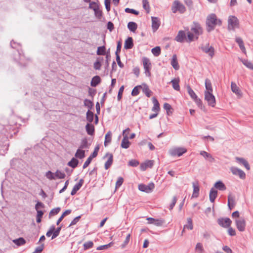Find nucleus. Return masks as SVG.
<instances>
[{
    "label": "nucleus",
    "mask_w": 253,
    "mask_h": 253,
    "mask_svg": "<svg viewBox=\"0 0 253 253\" xmlns=\"http://www.w3.org/2000/svg\"><path fill=\"white\" fill-rule=\"evenodd\" d=\"M175 39L177 42H183L186 39L185 32L183 31H179Z\"/></svg>",
    "instance_id": "nucleus-16"
},
{
    "label": "nucleus",
    "mask_w": 253,
    "mask_h": 253,
    "mask_svg": "<svg viewBox=\"0 0 253 253\" xmlns=\"http://www.w3.org/2000/svg\"><path fill=\"white\" fill-rule=\"evenodd\" d=\"M237 229L240 231H244L245 230L246 221L244 218H240L235 221Z\"/></svg>",
    "instance_id": "nucleus-10"
},
{
    "label": "nucleus",
    "mask_w": 253,
    "mask_h": 253,
    "mask_svg": "<svg viewBox=\"0 0 253 253\" xmlns=\"http://www.w3.org/2000/svg\"><path fill=\"white\" fill-rule=\"evenodd\" d=\"M94 118V114L93 112L88 110L86 113V119L89 122L91 123L93 121Z\"/></svg>",
    "instance_id": "nucleus-46"
},
{
    "label": "nucleus",
    "mask_w": 253,
    "mask_h": 253,
    "mask_svg": "<svg viewBox=\"0 0 253 253\" xmlns=\"http://www.w3.org/2000/svg\"><path fill=\"white\" fill-rule=\"evenodd\" d=\"M99 149V147L98 145H97V146L95 147L93 152L90 155L91 157H93V158H95L97 156Z\"/></svg>",
    "instance_id": "nucleus-63"
},
{
    "label": "nucleus",
    "mask_w": 253,
    "mask_h": 253,
    "mask_svg": "<svg viewBox=\"0 0 253 253\" xmlns=\"http://www.w3.org/2000/svg\"><path fill=\"white\" fill-rule=\"evenodd\" d=\"M151 51L154 56H158L161 54V49L160 46H156L152 49Z\"/></svg>",
    "instance_id": "nucleus-43"
},
{
    "label": "nucleus",
    "mask_w": 253,
    "mask_h": 253,
    "mask_svg": "<svg viewBox=\"0 0 253 253\" xmlns=\"http://www.w3.org/2000/svg\"><path fill=\"white\" fill-rule=\"evenodd\" d=\"M228 205L230 209L233 208L235 205L234 197L231 194L228 196Z\"/></svg>",
    "instance_id": "nucleus-23"
},
{
    "label": "nucleus",
    "mask_w": 253,
    "mask_h": 253,
    "mask_svg": "<svg viewBox=\"0 0 253 253\" xmlns=\"http://www.w3.org/2000/svg\"><path fill=\"white\" fill-rule=\"evenodd\" d=\"M93 246V243L92 241H88L87 242H85L84 244V250H86L87 249H89L90 248H91Z\"/></svg>",
    "instance_id": "nucleus-53"
},
{
    "label": "nucleus",
    "mask_w": 253,
    "mask_h": 253,
    "mask_svg": "<svg viewBox=\"0 0 253 253\" xmlns=\"http://www.w3.org/2000/svg\"><path fill=\"white\" fill-rule=\"evenodd\" d=\"M184 228H187L189 230H192L193 229L192 220L191 218H188L187 219V224L184 225Z\"/></svg>",
    "instance_id": "nucleus-49"
},
{
    "label": "nucleus",
    "mask_w": 253,
    "mask_h": 253,
    "mask_svg": "<svg viewBox=\"0 0 253 253\" xmlns=\"http://www.w3.org/2000/svg\"><path fill=\"white\" fill-rule=\"evenodd\" d=\"M61 227H58L57 228L56 230H54V232H53V235L52 236V238L51 239H53L54 238H55L57 236H58V235L59 234V233H60V231L61 230Z\"/></svg>",
    "instance_id": "nucleus-62"
},
{
    "label": "nucleus",
    "mask_w": 253,
    "mask_h": 253,
    "mask_svg": "<svg viewBox=\"0 0 253 253\" xmlns=\"http://www.w3.org/2000/svg\"><path fill=\"white\" fill-rule=\"evenodd\" d=\"M152 28L154 32L156 31L159 28L161 22L158 17H151Z\"/></svg>",
    "instance_id": "nucleus-12"
},
{
    "label": "nucleus",
    "mask_w": 253,
    "mask_h": 253,
    "mask_svg": "<svg viewBox=\"0 0 253 253\" xmlns=\"http://www.w3.org/2000/svg\"><path fill=\"white\" fill-rule=\"evenodd\" d=\"M171 65L175 70H178L179 69V66L177 61V56L175 54H174L172 56L171 60Z\"/></svg>",
    "instance_id": "nucleus-17"
},
{
    "label": "nucleus",
    "mask_w": 253,
    "mask_h": 253,
    "mask_svg": "<svg viewBox=\"0 0 253 253\" xmlns=\"http://www.w3.org/2000/svg\"><path fill=\"white\" fill-rule=\"evenodd\" d=\"M205 87L206 90H205L204 92H213L211 82L208 79H206L205 80Z\"/></svg>",
    "instance_id": "nucleus-21"
},
{
    "label": "nucleus",
    "mask_w": 253,
    "mask_h": 253,
    "mask_svg": "<svg viewBox=\"0 0 253 253\" xmlns=\"http://www.w3.org/2000/svg\"><path fill=\"white\" fill-rule=\"evenodd\" d=\"M153 102L154 104V106L152 108V111L155 112L156 113H158V112L160 110V104L158 101L155 97L153 98Z\"/></svg>",
    "instance_id": "nucleus-25"
},
{
    "label": "nucleus",
    "mask_w": 253,
    "mask_h": 253,
    "mask_svg": "<svg viewBox=\"0 0 253 253\" xmlns=\"http://www.w3.org/2000/svg\"><path fill=\"white\" fill-rule=\"evenodd\" d=\"M171 11L173 13L178 11L180 13H184L186 11V7L178 0H175L171 6Z\"/></svg>",
    "instance_id": "nucleus-2"
},
{
    "label": "nucleus",
    "mask_w": 253,
    "mask_h": 253,
    "mask_svg": "<svg viewBox=\"0 0 253 253\" xmlns=\"http://www.w3.org/2000/svg\"><path fill=\"white\" fill-rule=\"evenodd\" d=\"M187 150L184 148L177 147L174 148L170 150L169 153L172 156L180 157L184 153H186Z\"/></svg>",
    "instance_id": "nucleus-6"
},
{
    "label": "nucleus",
    "mask_w": 253,
    "mask_h": 253,
    "mask_svg": "<svg viewBox=\"0 0 253 253\" xmlns=\"http://www.w3.org/2000/svg\"><path fill=\"white\" fill-rule=\"evenodd\" d=\"M46 176L48 179L50 180L55 179V177L54 173L50 171H48L46 173Z\"/></svg>",
    "instance_id": "nucleus-58"
},
{
    "label": "nucleus",
    "mask_w": 253,
    "mask_h": 253,
    "mask_svg": "<svg viewBox=\"0 0 253 253\" xmlns=\"http://www.w3.org/2000/svg\"><path fill=\"white\" fill-rule=\"evenodd\" d=\"M112 140V132L109 131L105 135L104 145L107 146L109 144Z\"/></svg>",
    "instance_id": "nucleus-30"
},
{
    "label": "nucleus",
    "mask_w": 253,
    "mask_h": 253,
    "mask_svg": "<svg viewBox=\"0 0 253 253\" xmlns=\"http://www.w3.org/2000/svg\"><path fill=\"white\" fill-rule=\"evenodd\" d=\"M206 23L208 26L207 30L210 32L213 30L216 25H221V21L217 19L215 14H211L207 17Z\"/></svg>",
    "instance_id": "nucleus-1"
},
{
    "label": "nucleus",
    "mask_w": 253,
    "mask_h": 253,
    "mask_svg": "<svg viewBox=\"0 0 253 253\" xmlns=\"http://www.w3.org/2000/svg\"><path fill=\"white\" fill-rule=\"evenodd\" d=\"M142 63L145 75L148 77H150L151 76V69L152 64L150 59L146 57H143Z\"/></svg>",
    "instance_id": "nucleus-3"
},
{
    "label": "nucleus",
    "mask_w": 253,
    "mask_h": 253,
    "mask_svg": "<svg viewBox=\"0 0 253 253\" xmlns=\"http://www.w3.org/2000/svg\"><path fill=\"white\" fill-rule=\"evenodd\" d=\"M236 159L238 162L242 164L247 169H250V168L249 164L245 159L238 157H237Z\"/></svg>",
    "instance_id": "nucleus-34"
},
{
    "label": "nucleus",
    "mask_w": 253,
    "mask_h": 253,
    "mask_svg": "<svg viewBox=\"0 0 253 253\" xmlns=\"http://www.w3.org/2000/svg\"><path fill=\"white\" fill-rule=\"evenodd\" d=\"M99 7V2H98V1L97 0V1H92V2H89V8L90 9H91L92 10H93V11L94 10H95L96 9H97V8H98Z\"/></svg>",
    "instance_id": "nucleus-40"
},
{
    "label": "nucleus",
    "mask_w": 253,
    "mask_h": 253,
    "mask_svg": "<svg viewBox=\"0 0 253 253\" xmlns=\"http://www.w3.org/2000/svg\"><path fill=\"white\" fill-rule=\"evenodd\" d=\"M214 187L220 190L223 191L226 189L225 185L221 181L216 182L214 184Z\"/></svg>",
    "instance_id": "nucleus-37"
},
{
    "label": "nucleus",
    "mask_w": 253,
    "mask_h": 253,
    "mask_svg": "<svg viewBox=\"0 0 253 253\" xmlns=\"http://www.w3.org/2000/svg\"><path fill=\"white\" fill-rule=\"evenodd\" d=\"M78 163V160L73 158L71 160L68 162V165L73 168H75L77 166Z\"/></svg>",
    "instance_id": "nucleus-39"
},
{
    "label": "nucleus",
    "mask_w": 253,
    "mask_h": 253,
    "mask_svg": "<svg viewBox=\"0 0 253 253\" xmlns=\"http://www.w3.org/2000/svg\"><path fill=\"white\" fill-rule=\"evenodd\" d=\"M127 27L130 31L134 32L136 30L137 25L135 22H129L127 24Z\"/></svg>",
    "instance_id": "nucleus-35"
},
{
    "label": "nucleus",
    "mask_w": 253,
    "mask_h": 253,
    "mask_svg": "<svg viewBox=\"0 0 253 253\" xmlns=\"http://www.w3.org/2000/svg\"><path fill=\"white\" fill-rule=\"evenodd\" d=\"M191 31L195 35V39L197 40L199 35L203 33V29L201 25L197 23H194L191 29Z\"/></svg>",
    "instance_id": "nucleus-7"
},
{
    "label": "nucleus",
    "mask_w": 253,
    "mask_h": 253,
    "mask_svg": "<svg viewBox=\"0 0 253 253\" xmlns=\"http://www.w3.org/2000/svg\"><path fill=\"white\" fill-rule=\"evenodd\" d=\"M106 157H107L108 159L105 164V168L106 169H107L113 163V156L112 154L108 153L106 154Z\"/></svg>",
    "instance_id": "nucleus-14"
},
{
    "label": "nucleus",
    "mask_w": 253,
    "mask_h": 253,
    "mask_svg": "<svg viewBox=\"0 0 253 253\" xmlns=\"http://www.w3.org/2000/svg\"><path fill=\"white\" fill-rule=\"evenodd\" d=\"M130 145V142L128 141V138L123 137L121 143V147L123 148L127 149Z\"/></svg>",
    "instance_id": "nucleus-32"
},
{
    "label": "nucleus",
    "mask_w": 253,
    "mask_h": 253,
    "mask_svg": "<svg viewBox=\"0 0 253 253\" xmlns=\"http://www.w3.org/2000/svg\"><path fill=\"white\" fill-rule=\"evenodd\" d=\"M239 26V21L235 16H229L228 19V29L229 30H234Z\"/></svg>",
    "instance_id": "nucleus-4"
},
{
    "label": "nucleus",
    "mask_w": 253,
    "mask_h": 253,
    "mask_svg": "<svg viewBox=\"0 0 253 253\" xmlns=\"http://www.w3.org/2000/svg\"><path fill=\"white\" fill-rule=\"evenodd\" d=\"M193 187V192L192 194V197L197 198L199 196V186L198 182H193L192 184Z\"/></svg>",
    "instance_id": "nucleus-18"
},
{
    "label": "nucleus",
    "mask_w": 253,
    "mask_h": 253,
    "mask_svg": "<svg viewBox=\"0 0 253 253\" xmlns=\"http://www.w3.org/2000/svg\"><path fill=\"white\" fill-rule=\"evenodd\" d=\"M231 88L232 91L237 95H241V91L237 84L233 82L231 83Z\"/></svg>",
    "instance_id": "nucleus-28"
},
{
    "label": "nucleus",
    "mask_w": 253,
    "mask_h": 253,
    "mask_svg": "<svg viewBox=\"0 0 253 253\" xmlns=\"http://www.w3.org/2000/svg\"><path fill=\"white\" fill-rule=\"evenodd\" d=\"M205 99L208 102L209 106L214 107L216 104L215 98L212 94V92H204Z\"/></svg>",
    "instance_id": "nucleus-5"
},
{
    "label": "nucleus",
    "mask_w": 253,
    "mask_h": 253,
    "mask_svg": "<svg viewBox=\"0 0 253 253\" xmlns=\"http://www.w3.org/2000/svg\"><path fill=\"white\" fill-rule=\"evenodd\" d=\"M130 238V234H128L126 236L125 240L123 242V243L121 245V247L122 249H124L126 247V246L127 245L128 243L129 242Z\"/></svg>",
    "instance_id": "nucleus-48"
},
{
    "label": "nucleus",
    "mask_w": 253,
    "mask_h": 253,
    "mask_svg": "<svg viewBox=\"0 0 253 253\" xmlns=\"http://www.w3.org/2000/svg\"><path fill=\"white\" fill-rule=\"evenodd\" d=\"M231 170L233 174L238 175L242 179L245 178L246 174L242 170L232 167L231 168Z\"/></svg>",
    "instance_id": "nucleus-13"
},
{
    "label": "nucleus",
    "mask_w": 253,
    "mask_h": 253,
    "mask_svg": "<svg viewBox=\"0 0 253 253\" xmlns=\"http://www.w3.org/2000/svg\"><path fill=\"white\" fill-rule=\"evenodd\" d=\"M43 214V212L42 211H38L37 215V222L40 223L41 222V218Z\"/></svg>",
    "instance_id": "nucleus-56"
},
{
    "label": "nucleus",
    "mask_w": 253,
    "mask_h": 253,
    "mask_svg": "<svg viewBox=\"0 0 253 253\" xmlns=\"http://www.w3.org/2000/svg\"><path fill=\"white\" fill-rule=\"evenodd\" d=\"M75 157L79 159H83L85 157V152L81 149H78L75 154Z\"/></svg>",
    "instance_id": "nucleus-33"
},
{
    "label": "nucleus",
    "mask_w": 253,
    "mask_h": 253,
    "mask_svg": "<svg viewBox=\"0 0 253 253\" xmlns=\"http://www.w3.org/2000/svg\"><path fill=\"white\" fill-rule=\"evenodd\" d=\"M154 163V160H147L145 162L141 164L140 168L142 171L145 170L148 168H151Z\"/></svg>",
    "instance_id": "nucleus-11"
},
{
    "label": "nucleus",
    "mask_w": 253,
    "mask_h": 253,
    "mask_svg": "<svg viewBox=\"0 0 253 253\" xmlns=\"http://www.w3.org/2000/svg\"><path fill=\"white\" fill-rule=\"evenodd\" d=\"M243 64L246 66L247 68L253 70V64L248 60H242Z\"/></svg>",
    "instance_id": "nucleus-47"
},
{
    "label": "nucleus",
    "mask_w": 253,
    "mask_h": 253,
    "mask_svg": "<svg viewBox=\"0 0 253 253\" xmlns=\"http://www.w3.org/2000/svg\"><path fill=\"white\" fill-rule=\"evenodd\" d=\"M195 251L197 253H203L204 252V249L201 243H198L197 244L195 247Z\"/></svg>",
    "instance_id": "nucleus-38"
},
{
    "label": "nucleus",
    "mask_w": 253,
    "mask_h": 253,
    "mask_svg": "<svg viewBox=\"0 0 253 253\" xmlns=\"http://www.w3.org/2000/svg\"><path fill=\"white\" fill-rule=\"evenodd\" d=\"M200 155L204 157L205 158L207 159L211 163H213L215 161V160L212 157V156L210 154L205 151H201Z\"/></svg>",
    "instance_id": "nucleus-19"
},
{
    "label": "nucleus",
    "mask_w": 253,
    "mask_h": 253,
    "mask_svg": "<svg viewBox=\"0 0 253 253\" xmlns=\"http://www.w3.org/2000/svg\"><path fill=\"white\" fill-rule=\"evenodd\" d=\"M218 223L219 225L224 228L230 227L232 221L229 218H221L218 220Z\"/></svg>",
    "instance_id": "nucleus-9"
},
{
    "label": "nucleus",
    "mask_w": 253,
    "mask_h": 253,
    "mask_svg": "<svg viewBox=\"0 0 253 253\" xmlns=\"http://www.w3.org/2000/svg\"><path fill=\"white\" fill-rule=\"evenodd\" d=\"M236 42L238 43L239 46L243 52H244L245 54H246V48L244 46V42L242 39L241 38H236Z\"/></svg>",
    "instance_id": "nucleus-24"
},
{
    "label": "nucleus",
    "mask_w": 253,
    "mask_h": 253,
    "mask_svg": "<svg viewBox=\"0 0 253 253\" xmlns=\"http://www.w3.org/2000/svg\"><path fill=\"white\" fill-rule=\"evenodd\" d=\"M179 82L180 80L178 78H174L170 82L173 89L177 91H179L180 90V86L179 85Z\"/></svg>",
    "instance_id": "nucleus-20"
},
{
    "label": "nucleus",
    "mask_w": 253,
    "mask_h": 253,
    "mask_svg": "<svg viewBox=\"0 0 253 253\" xmlns=\"http://www.w3.org/2000/svg\"><path fill=\"white\" fill-rule=\"evenodd\" d=\"M125 10L127 13L134 14L136 15L139 14V12L133 9L126 8Z\"/></svg>",
    "instance_id": "nucleus-60"
},
{
    "label": "nucleus",
    "mask_w": 253,
    "mask_h": 253,
    "mask_svg": "<svg viewBox=\"0 0 253 253\" xmlns=\"http://www.w3.org/2000/svg\"><path fill=\"white\" fill-rule=\"evenodd\" d=\"M143 7L147 13H149L150 7L148 0H142Z\"/></svg>",
    "instance_id": "nucleus-42"
},
{
    "label": "nucleus",
    "mask_w": 253,
    "mask_h": 253,
    "mask_svg": "<svg viewBox=\"0 0 253 253\" xmlns=\"http://www.w3.org/2000/svg\"><path fill=\"white\" fill-rule=\"evenodd\" d=\"M13 242L17 246L23 245L26 243L25 239L23 238H19L13 240Z\"/></svg>",
    "instance_id": "nucleus-36"
},
{
    "label": "nucleus",
    "mask_w": 253,
    "mask_h": 253,
    "mask_svg": "<svg viewBox=\"0 0 253 253\" xmlns=\"http://www.w3.org/2000/svg\"><path fill=\"white\" fill-rule=\"evenodd\" d=\"M86 130L89 135H93L94 132V127L92 124H87L85 126Z\"/></svg>",
    "instance_id": "nucleus-31"
},
{
    "label": "nucleus",
    "mask_w": 253,
    "mask_h": 253,
    "mask_svg": "<svg viewBox=\"0 0 253 253\" xmlns=\"http://www.w3.org/2000/svg\"><path fill=\"white\" fill-rule=\"evenodd\" d=\"M84 105L89 109L91 108L93 106L92 102L88 99H85L84 101Z\"/></svg>",
    "instance_id": "nucleus-61"
},
{
    "label": "nucleus",
    "mask_w": 253,
    "mask_h": 253,
    "mask_svg": "<svg viewBox=\"0 0 253 253\" xmlns=\"http://www.w3.org/2000/svg\"><path fill=\"white\" fill-rule=\"evenodd\" d=\"M106 48L104 46H99L97 48V54L98 55H104L105 54Z\"/></svg>",
    "instance_id": "nucleus-44"
},
{
    "label": "nucleus",
    "mask_w": 253,
    "mask_h": 253,
    "mask_svg": "<svg viewBox=\"0 0 253 253\" xmlns=\"http://www.w3.org/2000/svg\"><path fill=\"white\" fill-rule=\"evenodd\" d=\"M124 182V179L122 177H120L118 178L117 181L116 183V188H118L120 187L123 184Z\"/></svg>",
    "instance_id": "nucleus-57"
},
{
    "label": "nucleus",
    "mask_w": 253,
    "mask_h": 253,
    "mask_svg": "<svg viewBox=\"0 0 253 253\" xmlns=\"http://www.w3.org/2000/svg\"><path fill=\"white\" fill-rule=\"evenodd\" d=\"M93 158V157H91V156H90L87 159V160L85 161V162L84 164V165H83V168L84 169H85V168H86V167H87L88 166V165L91 163V161H92Z\"/></svg>",
    "instance_id": "nucleus-59"
},
{
    "label": "nucleus",
    "mask_w": 253,
    "mask_h": 253,
    "mask_svg": "<svg viewBox=\"0 0 253 253\" xmlns=\"http://www.w3.org/2000/svg\"><path fill=\"white\" fill-rule=\"evenodd\" d=\"M141 88L140 85H138L134 87L131 92V95L132 96H136L139 93V89Z\"/></svg>",
    "instance_id": "nucleus-50"
},
{
    "label": "nucleus",
    "mask_w": 253,
    "mask_h": 253,
    "mask_svg": "<svg viewBox=\"0 0 253 253\" xmlns=\"http://www.w3.org/2000/svg\"><path fill=\"white\" fill-rule=\"evenodd\" d=\"M187 91L188 92V94H189V95L191 96V97L194 100H195V99L197 98V95L195 94V93L194 92V91L193 90V89L190 87V86H187Z\"/></svg>",
    "instance_id": "nucleus-41"
},
{
    "label": "nucleus",
    "mask_w": 253,
    "mask_h": 253,
    "mask_svg": "<svg viewBox=\"0 0 253 253\" xmlns=\"http://www.w3.org/2000/svg\"><path fill=\"white\" fill-rule=\"evenodd\" d=\"M133 46L132 38H128L125 42L124 47L126 49H131Z\"/></svg>",
    "instance_id": "nucleus-22"
},
{
    "label": "nucleus",
    "mask_w": 253,
    "mask_h": 253,
    "mask_svg": "<svg viewBox=\"0 0 253 253\" xmlns=\"http://www.w3.org/2000/svg\"><path fill=\"white\" fill-rule=\"evenodd\" d=\"M101 82V79L98 76H94L92 79L90 83L91 86L95 87L98 85Z\"/></svg>",
    "instance_id": "nucleus-27"
},
{
    "label": "nucleus",
    "mask_w": 253,
    "mask_h": 253,
    "mask_svg": "<svg viewBox=\"0 0 253 253\" xmlns=\"http://www.w3.org/2000/svg\"><path fill=\"white\" fill-rule=\"evenodd\" d=\"M113 244V242H110L109 244H107V245H102V246H100L99 247H98L97 248V250H106V249H107L108 248H109L110 247H111V245H112Z\"/></svg>",
    "instance_id": "nucleus-55"
},
{
    "label": "nucleus",
    "mask_w": 253,
    "mask_h": 253,
    "mask_svg": "<svg viewBox=\"0 0 253 253\" xmlns=\"http://www.w3.org/2000/svg\"><path fill=\"white\" fill-rule=\"evenodd\" d=\"M82 184H83V182H82V180H81L78 183L76 184L74 186V187L71 191V194L72 195H75L76 193V192L81 188V187L82 186Z\"/></svg>",
    "instance_id": "nucleus-29"
},
{
    "label": "nucleus",
    "mask_w": 253,
    "mask_h": 253,
    "mask_svg": "<svg viewBox=\"0 0 253 253\" xmlns=\"http://www.w3.org/2000/svg\"><path fill=\"white\" fill-rule=\"evenodd\" d=\"M187 39L186 41L188 42H191L194 41L195 39V35L192 32H188L187 33Z\"/></svg>",
    "instance_id": "nucleus-45"
},
{
    "label": "nucleus",
    "mask_w": 253,
    "mask_h": 253,
    "mask_svg": "<svg viewBox=\"0 0 253 253\" xmlns=\"http://www.w3.org/2000/svg\"><path fill=\"white\" fill-rule=\"evenodd\" d=\"M94 11L95 15L98 18H99V19L101 18V17L102 16V11L100 9V6L98 8H97V9H96L95 10H94Z\"/></svg>",
    "instance_id": "nucleus-54"
},
{
    "label": "nucleus",
    "mask_w": 253,
    "mask_h": 253,
    "mask_svg": "<svg viewBox=\"0 0 253 253\" xmlns=\"http://www.w3.org/2000/svg\"><path fill=\"white\" fill-rule=\"evenodd\" d=\"M60 208L58 207L52 209L49 212V216H54L59 212L60 211Z\"/></svg>",
    "instance_id": "nucleus-52"
},
{
    "label": "nucleus",
    "mask_w": 253,
    "mask_h": 253,
    "mask_svg": "<svg viewBox=\"0 0 253 253\" xmlns=\"http://www.w3.org/2000/svg\"><path fill=\"white\" fill-rule=\"evenodd\" d=\"M55 177L58 178L62 179L65 177V174L59 170H57L55 173Z\"/></svg>",
    "instance_id": "nucleus-51"
},
{
    "label": "nucleus",
    "mask_w": 253,
    "mask_h": 253,
    "mask_svg": "<svg viewBox=\"0 0 253 253\" xmlns=\"http://www.w3.org/2000/svg\"><path fill=\"white\" fill-rule=\"evenodd\" d=\"M154 188V184L153 183H149L148 185L140 184L138 185V189L139 190L146 193L151 192Z\"/></svg>",
    "instance_id": "nucleus-8"
},
{
    "label": "nucleus",
    "mask_w": 253,
    "mask_h": 253,
    "mask_svg": "<svg viewBox=\"0 0 253 253\" xmlns=\"http://www.w3.org/2000/svg\"><path fill=\"white\" fill-rule=\"evenodd\" d=\"M139 165V162L135 160H131L129 162V165L132 167H136Z\"/></svg>",
    "instance_id": "nucleus-64"
},
{
    "label": "nucleus",
    "mask_w": 253,
    "mask_h": 253,
    "mask_svg": "<svg viewBox=\"0 0 253 253\" xmlns=\"http://www.w3.org/2000/svg\"><path fill=\"white\" fill-rule=\"evenodd\" d=\"M217 192L213 188H211L210 193V200L211 202L213 203L215 199L216 198Z\"/></svg>",
    "instance_id": "nucleus-26"
},
{
    "label": "nucleus",
    "mask_w": 253,
    "mask_h": 253,
    "mask_svg": "<svg viewBox=\"0 0 253 253\" xmlns=\"http://www.w3.org/2000/svg\"><path fill=\"white\" fill-rule=\"evenodd\" d=\"M203 50L206 53L208 54L211 57H212L214 54V48L211 46L208 45L203 48Z\"/></svg>",
    "instance_id": "nucleus-15"
}]
</instances>
